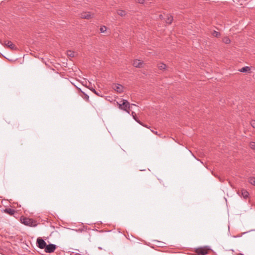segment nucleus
<instances>
[{
	"instance_id": "f257e3e1",
	"label": "nucleus",
	"mask_w": 255,
	"mask_h": 255,
	"mask_svg": "<svg viewBox=\"0 0 255 255\" xmlns=\"http://www.w3.org/2000/svg\"><path fill=\"white\" fill-rule=\"evenodd\" d=\"M117 104L118 106V108L122 110H123L128 114H130V108L132 106H136L135 104L130 105L129 103L127 100L125 99H122L121 101L117 102Z\"/></svg>"
},
{
	"instance_id": "f03ea898",
	"label": "nucleus",
	"mask_w": 255,
	"mask_h": 255,
	"mask_svg": "<svg viewBox=\"0 0 255 255\" xmlns=\"http://www.w3.org/2000/svg\"><path fill=\"white\" fill-rule=\"evenodd\" d=\"M20 221L23 224L29 227H36L37 225L36 221L26 217H21Z\"/></svg>"
},
{
	"instance_id": "7ed1b4c3",
	"label": "nucleus",
	"mask_w": 255,
	"mask_h": 255,
	"mask_svg": "<svg viewBox=\"0 0 255 255\" xmlns=\"http://www.w3.org/2000/svg\"><path fill=\"white\" fill-rule=\"evenodd\" d=\"M209 249L206 247L197 248L195 251V255H206L208 254Z\"/></svg>"
},
{
	"instance_id": "20e7f679",
	"label": "nucleus",
	"mask_w": 255,
	"mask_h": 255,
	"mask_svg": "<svg viewBox=\"0 0 255 255\" xmlns=\"http://www.w3.org/2000/svg\"><path fill=\"white\" fill-rule=\"evenodd\" d=\"M56 249V246L54 244L46 245L44 251L46 253H53Z\"/></svg>"
},
{
	"instance_id": "39448f33",
	"label": "nucleus",
	"mask_w": 255,
	"mask_h": 255,
	"mask_svg": "<svg viewBox=\"0 0 255 255\" xmlns=\"http://www.w3.org/2000/svg\"><path fill=\"white\" fill-rule=\"evenodd\" d=\"M112 87L118 93H122L124 91V87L121 84L114 83L112 85Z\"/></svg>"
},
{
	"instance_id": "423d86ee",
	"label": "nucleus",
	"mask_w": 255,
	"mask_h": 255,
	"mask_svg": "<svg viewBox=\"0 0 255 255\" xmlns=\"http://www.w3.org/2000/svg\"><path fill=\"white\" fill-rule=\"evenodd\" d=\"M36 244H37V246L41 249H45V248L46 246V242L44 241V240H43L42 238H38L37 239Z\"/></svg>"
},
{
	"instance_id": "0eeeda50",
	"label": "nucleus",
	"mask_w": 255,
	"mask_h": 255,
	"mask_svg": "<svg viewBox=\"0 0 255 255\" xmlns=\"http://www.w3.org/2000/svg\"><path fill=\"white\" fill-rule=\"evenodd\" d=\"M94 13H91L90 12H83L80 14V16L81 18L84 19H90L94 17Z\"/></svg>"
},
{
	"instance_id": "6e6552de",
	"label": "nucleus",
	"mask_w": 255,
	"mask_h": 255,
	"mask_svg": "<svg viewBox=\"0 0 255 255\" xmlns=\"http://www.w3.org/2000/svg\"><path fill=\"white\" fill-rule=\"evenodd\" d=\"M4 45L11 50H16L17 49L15 45L10 41L5 40L3 43Z\"/></svg>"
},
{
	"instance_id": "1a4fd4ad",
	"label": "nucleus",
	"mask_w": 255,
	"mask_h": 255,
	"mask_svg": "<svg viewBox=\"0 0 255 255\" xmlns=\"http://www.w3.org/2000/svg\"><path fill=\"white\" fill-rule=\"evenodd\" d=\"M132 65L136 68H141L143 66V62L139 59H135L133 61Z\"/></svg>"
},
{
	"instance_id": "9d476101",
	"label": "nucleus",
	"mask_w": 255,
	"mask_h": 255,
	"mask_svg": "<svg viewBox=\"0 0 255 255\" xmlns=\"http://www.w3.org/2000/svg\"><path fill=\"white\" fill-rule=\"evenodd\" d=\"M131 115L132 116L133 118L134 119V120L136 122H137L138 123H139L140 125H142V126L143 127H145L146 128H147V126L146 125H143L136 117V114L135 113V112H131Z\"/></svg>"
},
{
	"instance_id": "9b49d317",
	"label": "nucleus",
	"mask_w": 255,
	"mask_h": 255,
	"mask_svg": "<svg viewBox=\"0 0 255 255\" xmlns=\"http://www.w3.org/2000/svg\"><path fill=\"white\" fill-rule=\"evenodd\" d=\"M4 212L9 214V215H13L15 213V211L11 208H6L3 210Z\"/></svg>"
},
{
	"instance_id": "f8f14e48",
	"label": "nucleus",
	"mask_w": 255,
	"mask_h": 255,
	"mask_svg": "<svg viewBox=\"0 0 255 255\" xmlns=\"http://www.w3.org/2000/svg\"><path fill=\"white\" fill-rule=\"evenodd\" d=\"M241 193L244 199H247L249 197V193L246 190L243 189L241 190Z\"/></svg>"
},
{
	"instance_id": "ddd939ff",
	"label": "nucleus",
	"mask_w": 255,
	"mask_h": 255,
	"mask_svg": "<svg viewBox=\"0 0 255 255\" xmlns=\"http://www.w3.org/2000/svg\"><path fill=\"white\" fill-rule=\"evenodd\" d=\"M173 20V17L171 15H167L165 19V22L166 23L171 24Z\"/></svg>"
},
{
	"instance_id": "4468645a",
	"label": "nucleus",
	"mask_w": 255,
	"mask_h": 255,
	"mask_svg": "<svg viewBox=\"0 0 255 255\" xmlns=\"http://www.w3.org/2000/svg\"><path fill=\"white\" fill-rule=\"evenodd\" d=\"M158 68L160 70H165L167 68L166 65L163 63H160L157 65Z\"/></svg>"
},
{
	"instance_id": "2eb2a0df",
	"label": "nucleus",
	"mask_w": 255,
	"mask_h": 255,
	"mask_svg": "<svg viewBox=\"0 0 255 255\" xmlns=\"http://www.w3.org/2000/svg\"><path fill=\"white\" fill-rule=\"evenodd\" d=\"M117 13L118 15L123 17L126 15L127 12L124 10L119 9L117 10Z\"/></svg>"
},
{
	"instance_id": "dca6fc26",
	"label": "nucleus",
	"mask_w": 255,
	"mask_h": 255,
	"mask_svg": "<svg viewBox=\"0 0 255 255\" xmlns=\"http://www.w3.org/2000/svg\"><path fill=\"white\" fill-rule=\"evenodd\" d=\"M250 70H251V68L249 66H246V67H243L240 70H239V71L241 72H243V73L249 72V71H250Z\"/></svg>"
},
{
	"instance_id": "f3484780",
	"label": "nucleus",
	"mask_w": 255,
	"mask_h": 255,
	"mask_svg": "<svg viewBox=\"0 0 255 255\" xmlns=\"http://www.w3.org/2000/svg\"><path fill=\"white\" fill-rule=\"evenodd\" d=\"M75 52L73 51L68 50L67 51V55L69 57H74L75 56Z\"/></svg>"
},
{
	"instance_id": "a211bd4d",
	"label": "nucleus",
	"mask_w": 255,
	"mask_h": 255,
	"mask_svg": "<svg viewBox=\"0 0 255 255\" xmlns=\"http://www.w3.org/2000/svg\"><path fill=\"white\" fill-rule=\"evenodd\" d=\"M222 41L226 44H229L231 42V40L228 36H225L223 37Z\"/></svg>"
},
{
	"instance_id": "6ab92c4d",
	"label": "nucleus",
	"mask_w": 255,
	"mask_h": 255,
	"mask_svg": "<svg viewBox=\"0 0 255 255\" xmlns=\"http://www.w3.org/2000/svg\"><path fill=\"white\" fill-rule=\"evenodd\" d=\"M211 34L213 36L216 37H219L221 35L220 32L216 31L215 30L213 31Z\"/></svg>"
},
{
	"instance_id": "aec40b11",
	"label": "nucleus",
	"mask_w": 255,
	"mask_h": 255,
	"mask_svg": "<svg viewBox=\"0 0 255 255\" xmlns=\"http://www.w3.org/2000/svg\"><path fill=\"white\" fill-rule=\"evenodd\" d=\"M249 182L251 184L255 186V177H251L249 178Z\"/></svg>"
},
{
	"instance_id": "412c9836",
	"label": "nucleus",
	"mask_w": 255,
	"mask_h": 255,
	"mask_svg": "<svg viewBox=\"0 0 255 255\" xmlns=\"http://www.w3.org/2000/svg\"><path fill=\"white\" fill-rule=\"evenodd\" d=\"M81 92L83 93V94L84 95L83 96H82L83 98L86 101L88 102L89 101V97L88 95H87L86 94H85L84 92L82 91L81 90H80Z\"/></svg>"
},
{
	"instance_id": "4be33fe9",
	"label": "nucleus",
	"mask_w": 255,
	"mask_h": 255,
	"mask_svg": "<svg viewBox=\"0 0 255 255\" xmlns=\"http://www.w3.org/2000/svg\"><path fill=\"white\" fill-rule=\"evenodd\" d=\"M250 147L252 149L255 150V142L252 141L250 143Z\"/></svg>"
},
{
	"instance_id": "5701e85b",
	"label": "nucleus",
	"mask_w": 255,
	"mask_h": 255,
	"mask_svg": "<svg viewBox=\"0 0 255 255\" xmlns=\"http://www.w3.org/2000/svg\"><path fill=\"white\" fill-rule=\"evenodd\" d=\"M100 30L101 32L104 33L107 30V27L105 26H102L101 27Z\"/></svg>"
},
{
	"instance_id": "b1692460",
	"label": "nucleus",
	"mask_w": 255,
	"mask_h": 255,
	"mask_svg": "<svg viewBox=\"0 0 255 255\" xmlns=\"http://www.w3.org/2000/svg\"><path fill=\"white\" fill-rule=\"evenodd\" d=\"M89 89H90L94 93H95L96 95L99 96H101L100 95V94L93 88H89Z\"/></svg>"
},
{
	"instance_id": "393cba45",
	"label": "nucleus",
	"mask_w": 255,
	"mask_h": 255,
	"mask_svg": "<svg viewBox=\"0 0 255 255\" xmlns=\"http://www.w3.org/2000/svg\"><path fill=\"white\" fill-rule=\"evenodd\" d=\"M135 2L140 4H143L145 2L144 0H135Z\"/></svg>"
},
{
	"instance_id": "a878e982",
	"label": "nucleus",
	"mask_w": 255,
	"mask_h": 255,
	"mask_svg": "<svg viewBox=\"0 0 255 255\" xmlns=\"http://www.w3.org/2000/svg\"><path fill=\"white\" fill-rule=\"evenodd\" d=\"M251 125L253 128H255V120H252L251 122Z\"/></svg>"
},
{
	"instance_id": "bb28decb",
	"label": "nucleus",
	"mask_w": 255,
	"mask_h": 255,
	"mask_svg": "<svg viewBox=\"0 0 255 255\" xmlns=\"http://www.w3.org/2000/svg\"><path fill=\"white\" fill-rule=\"evenodd\" d=\"M151 130V131H152L153 133H154V134H156V135H158L159 136H161L160 134H158V133H157V131H154V130Z\"/></svg>"
},
{
	"instance_id": "cd10ccee",
	"label": "nucleus",
	"mask_w": 255,
	"mask_h": 255,
	"mask_svg": "<svg viewBox=\"0 0 255 255\" xmlns=\"http://www.w3.org/2000/svg\"><path fill=\"white\" fill-rule=\"evenodd\" d=\"M238 194L240 195V192L239 191L238 192Z\"/></svg>"
}]
</instances>
